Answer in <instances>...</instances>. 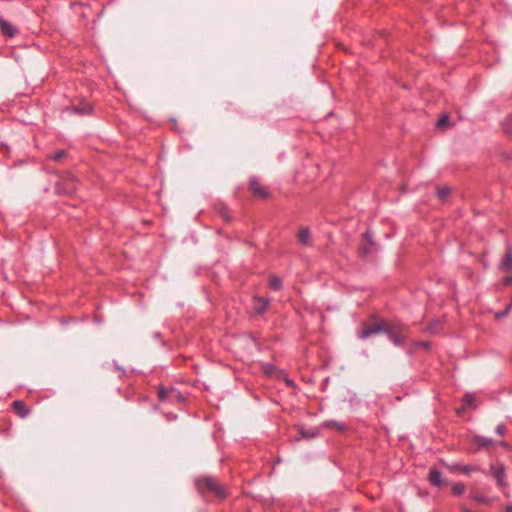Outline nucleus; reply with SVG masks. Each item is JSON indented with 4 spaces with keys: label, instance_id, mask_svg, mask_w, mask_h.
<instances>
[{
    "label": "nucleus",
    "instance_id": "f257e3e1",
    "mask_svg": "<svg viewBox=\"0 0 512 512\" xmlns=\"http://www.w3.org/2000/svg\"><path fill=\"white\" fill-rule=\"evenodd\" d=\"M396 346H404L408 337V327L398 321L386 320L385 332Z\"/></svg>",
    "mask_w": 512,
    "mask_h": 512
},
{
    "label": "nucleus",
    "instance_id": "f03ea898",
    "mask_svg": "<svg viewBox=\"0 0 512 512\" xmlns=\"http://www.w3.org/2000/svg\"><path fill=\"white\" fill-rule=\"evenodd\" d=\"M196 486L201 493H210L220 499L226 497L225 489L213 477H199L196 480Z\"/></svg>",
    "mask_w": 512,
    "mask_h": 512
},
{
    "label": "nucleus",
    "instance_id": "7ed1b4c3",
    "mask_svg": "<svg viewBox=\"0 0 512 512\" xmlns=\"http://www.w3.org/2000/svg\"><path fill=\"white\" fill-rule=\"evenodd\" d=\"M385 325L386 320L373 316L368 321L362 323L361 328L358 332V337L361 339H366L371 337L372 335L379 334L382 332L384 333Z\"/></svg>",
    "mask_w": 512,
    "mask_h": 512
},
{
    "label": "nucleus",
    "instance_id": "20e7f679",
    "mask_svg": "<svg viewBox=\"0 0 512 512\" xmlns=\"http://www.w3.org/2000/svg\"><path fill=\"white\" fill-rule=\"evenodd\" d=\"M158 400L161 403H181L184 400L182 394L174 387L159 386Z\"/></svg>",
    "mask_w": 512,
    "mask_h": 512
},
{
    "label": "nucleus",
    "instance_id": "39448f33",
    "mask_svg": "<svg viewBox=\"0 0 512 512\" xmlns=\"http://www.w3.org/2000/svg\"><path fill=\"white\" fill-rule=\"evenodd\" d=\"M249 187L255 197L265 199L269 196L268 188L262 185L256 178L250 179Z\"/></svg>",
    "mask_w": 512,
    "mask_h": 512
},
{
    "label": "nucleus",
    "instance_id": "423d86ee",
    "mask_svg": "<svg viewBox=\"0 0 512 512\" xmlns=\"http://www.w3.org/2000/svg\"><path fill=\"white\" fill-rule=\"evenodd\" d=\"M0 31L7 38H13L18 33V29L3 17H0Z\"/></svg>",
    "mask_w": 512,
    "mask_h": 512
},
{
    "label": "nucleus",
    "instance_id": "0eeeda50",
    "mask_svg": "<svg viewBox=\"0 0 512 512\" xmlns=\"http://www.w3.org/2000/svg\"><path fill=\"white\" fill-rule=\"evenodd\" d=\"M13 411L20 417L25 418L30 413V408L21 400H15L11 404Z\"/></svg>",
    "mask_w": 512,
    "mask_h": 512
},
{
    "label": "nucleus",
    "instance_id": "6e6552de",
    "mask_svg": "<svg viewBox=\"0 0 512 512\" xmlns=\"http://www.w3.org/2000/svg\"><path fill=\"white\" fill-rule=\"evenodd\" d=\"M254 310L257 314H262L266 311L269 306V299L265 297L255 296L253 297Z\"/></svg>",
    "mask_w": 512,
    "mask_h": 512
},
{
    "label": "nucleus",
    "instance_id": "1a4fd4ad",
    "mask_svg": "<svg viewBox=\"0 0 512 512\" xmlns=\"http://www.w3.org/2000/svg\"><path fill=\"white\" fill-rule=\"evenodd\" d=\"M451 472H460L469 475L471 472L477 471L478 467L472 465L452 464L448 466Z\"/></svg>",
    "mask_w": 512,
    "mask_h": 512
},
{
    "label": "nucleus",
    "instance_id": "9d476101",
    "mask_svg": "<svg viewBox=\"0 0 512 512\" xmlns=\"http://www.w3.org/2000/svg\"><path fill=\"white\" fill-rule=\"evenodd\" d=\"M428 480L432 485L439 487L443 484L442 473L439 470L432 468L429 471Z\"/></svg>",
    "mask_w": 512,
    "mask_h": 512
},
{
    "label": "nucleus",
    "instance_id": "9b49d317",
    "mask_svg": "<svg viewBox=\"0 0 512 512\" xmlns=\"http://www.w3.org/2000/svg\"><path fill=\"white\" fill-rule=\"evenodd\" d=\"M492 474L500 487L504 486L505 470L502 466L492 467Z\"/></svg>",
    "mask_w": 512,
    "mask_h": 512
},
{
    "label": "nucleus",
    "instance_id": "f8f14e48",
    "mask_svg": "<svg viewBox=\"0 0 512 512\" xmlns=\"http://www.w3.org/2000/svg\"><path fill=\"white\" fill-rule=\"evenodd\" d=\"M93 110V107L89 103H83L80 106H73L71 111L80 115H89Z\"/></svg>",
    "mask_w": 512,
    "mask_h": 512
},
{
    "label": "nucleus",
    "instance_id": "ddd939ff",
    "mask_svg": "<svg viewBox=\"0 0 512 512\" xmlns=\"http://www.w3.org/2000/svg\"><path fill=\"white\" fill-rule=\"evenodd\" d=\"M502 270L508 272L512 269V253L508 250L504 256V259L501 263Z\"/></svg>",
    "mask_w": 512,
    "mask_h": 512
},
{
    "label": "nucleus",
    "instance_id": "4468645a",
    "mask_svg": "<svg viewBox=\"0 0 512 512\" xmlns=\"http://www.w3.org/2000/svg\"><path fill=\"white\" fill-rule=\"evenodd\" d=\"M300 243L307 245L310 239V231L308 228H301L297 234Z\"/></svg>",
    "mask_w": 512,
    "mask_h": 512
},
{
    "label": "nucleus",
    "instance_id": "2eb2a0df",
    "mask_svg": "<svg viewBox=\"0 0 512 512\" xmlns=\"http://www.w3.org/2000/svg\"><path fill=\"white\" fill-rule=\"evenodd\" d=\"M465 490L466 486L461 482L454 483L451 487L452 494L455 496L462 495L465 492Z\"/></svg>",
    "mask_w": 512,
    "mask_h": 512
},
{
    "label": "nucleus",
    "instance_id": "dca6fc26",
    "mask_svg": "<svg viewBox=\"0 0 512 512\" xmlns=\"http://www.w3.org/2000/svg\"><path fill=\"white\" fill-rule=\"evenodd\" d=\"M268 285H269V287H270L272 290L277 291V290H280V289H281V287H282V282H281V280H280L278 277H276V276H271V277L269 278Z\"/></svg>",
    "mask_w": 512,
    "mask_h": 512
},
{
    "label": "nucleus",
    "instance_id": "f3484780",
    "mask_svg": "<svg viewBox=\"0 0 512 512\" xmlns=\"http://www.w3.org/2000/svg\"><path fill=\"white\" fill-rule=\"evenodd\" d=\"M475 443L480 447H488L492 444V440L490 438H485L482 436L475 437Z\"/></svg>",
    "mask_w": 512,
    "mask_h": 512
},
{
    "label": "nucleus",
    "instance_id": "a211bd4d",
    "mask_svg": "<svg viewBox=\"0 0 512 512\" xmlns=\"http://www.w3.org/2000/svg\"><path fill=\"white\" fill-rule=\"evenodd\" d=\"M470 498L478 503H482V504H487L488 503V499L486 496L478 493V492H472L470 494Z\"/></svg>",
    "mask_w": 512,
    "mask_h": 512
},
{
    "label": "nucleus",
    "instance_id": "6ab92c4d",
    "mask_svg": "<svg viewBox=\"0 0 512 512\" xmlns=\"http://www.w3.org/2000/svg\"><path fill=\"white\" fill-rule=\"evenodd\" d=\"M475 396L472 394H466L463 397V403L466 407H474Z\"/></svg>",
    "mask_w": 512,
    "mask_h": 512
},
{
    "label": "nucleus",
    "instance_id": "aec40b11",
    "mask_svg": "<svg viewBox=\"0 0 512 512\" xmlns=\"http://www.w3.org/2000/svg\"><path fill=\"white\" fill-rule=\"evenodd\" d=\"M439 198L444 199L449 194L448 188H440L437 191Z\"/></svg>",
    "mask_w": 512,
    "mask_h": 512
},
{
    "label": "nucleus",
    "instance_id": "412c9836",
    "mask_svg": "<svg viewBox=\"0 0 512 512\" xmlns=\"http://www.w3.org/2000/svg\"><path fill=\"white\" fill-rule=\"evenodd\" d=\"M449 120V117L447 115L441 116V118L438 120L437 126L442 127L447 124Z\"/></svg>",
    "mask_w": 512,
    "mask_h": 512
},
{
    "label": "nucleus",
    "instance_id": "4be33fe9",
    "mask_svg": "<svg viewBox=\"0 0 512 512\" xmlns=\"http://www.w3.org/2000/svg\"><path fill=\"white\" fill-rule=\"evenodd\" d=\"M65 156V151L64 150H60L58 152H56L52 157L51 159L55 160V161H59L62 157Z\"/></svg>",
    "mask_w": 512,
    "mask_h": 512
},
{
    "label": "nucleus",
    "instance_id": "5701e85b",
    "mask_svg": "<svg viewBox=\"0 0 512 512\" xmlns=\"http://www.w3.org/2000/svg\"><path fill=\"white\" fill-rule=\"evenodd\" d=\"M505 430H506V427L503 424L498 425L496 428V432L499 435H503Z\"/></svg>",
    "mask_w": 512,
    "mask_h": 512
},
{
    "label": "nucleus",
    "instance_id": "b1692460",
    "mask_svg": "<svg viewBox=\"0 0 512 512\" xmlns=\"http://www.w3.org/2000/svg\"><path fill=\"white\" fill-rule=\"evenodd\" d=\"M504 285H510L512 284V276H506L503 278Z\"/></svg>",
    "mask_w": 512,
    "mask_h": 512
},
{
    "label": "nucleus",
    "instance_id": "393cba45",
    "mask_svg": "<svg viewBox=\"0 0 512 512\" xmlns=\"http://www.w3.org/2000/svg\"><path fill=\"white\" fill-rule=\"evenodd\" d=\"M506 512H512V503L506 507Z\"/></svg>",
    "mask_w": 512,
    "mask_h": 512
},
{
    "label": "nucleus",
    "instance_id": "a878e982",
    "mask_svg": "<svg viewBox=\"0 0 512 512\" xmlns=\"http://www.w3.org/2000/svg\"><path fill=\"white\" fill-rule=\"evenodd\" d=\"M286 382H287L288 385L293 386V381L287 380Z\"/></svg>",
    "mask_w": 512,
    "mask_h": 512
},
{
    "label": "nucleus",
    "instance_id": "bb28decb",
    "mask_svg": "<svg viewBox=\"0 0 512 512\" xmlns=\"http://www.w3.org/2000/svg\"><path fill=\"white\" fill-rule=\"evenodd\" d=\"M506 312H503L501 314H497V317L503 316Z\"/></svg>",
    "mask_w": 512,
    "mask_h": 512
}]
</instances>
